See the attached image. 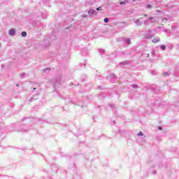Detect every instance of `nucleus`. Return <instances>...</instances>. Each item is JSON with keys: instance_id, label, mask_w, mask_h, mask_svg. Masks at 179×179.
<instances>
[{"instance_id": "nucleus-31", "label": "nucleus", "mask_w": 179, "mask_h": 179, "mask_svg": "<svg viewBox=\"0 0 179 179\" xmlns=\"http://www.w3.org/2000/svg\"><path fill=\"white\" fill-rule=\"evenodd\" d=\"M20 78H24V76H26V73H22L20 74Z\"/></svg>"}, {"instance_id": "nucleus-5", "label": "nucleus", "mask_w": 179, "mask_h": 179, "mask_svg": "<svg viewBox=\"0 0 179 179\" xmlns=\"http://www.w3.org/2000/svg\"><path fill=\"white\" fill-rule=\"evenodd\" d=\"M119 41H124V44H127V45H131V38H120Z\"/></svg>"}, {"instance_id": "nucleus-7", "label": "nucleus", "mask_w": 179, "mask_h": 179, "mask_svg": "<svg viewBox=\"0 0 179 179\" xmlns=\"http://www.w3.org/2000/svg\"><path fill=\"white\" fill-rule=\"evenodd\" d=\"M131 54H132L131 51L125 50V51L121 52L120 53V55H121L122 57H127V55H131Z\"/></svg>"}, {"instance_id": "nucleus-52", "label": "nucleus", "mask_w": 179, "mask_h": 179, "mask_svg": "<svg viewBox=\"0 0 179 179\" xmlns=\"http://www.w3.org/2000/svg\"><path fill=\"white\" fill-rule=\"evenodd\" d=\"M99 97H103V96H99Z\"/></svg>"}, {"instance_id": "nucleus-13", "label": "nucleus", "mask_w": 179, "mask_h": 179, "mask_svg": "<svg viewBox=\"0 0 179 179\" xmlns=\"http://www.w3.org/2000/svg\"><path fill=\"white\" fill-rule=\"evenodd\" d=\"M159 41H160V38L159 37H155L153 39H152V43L154 44H156V43H159Z\"/></svg>"}, {"instance_id": "nucleus-17", "label": "nucleus", "mask_w": 179, "mask_h": 179, "mask_svg": "<svg viewBox=\"0 0 179 179\" xmlns=\"http://www.w3.org/2000/svg\"><path fill=\"white\" fill-rule=\"evenodd\" d=\"M158 47H159V48H160L162 51H166V48H167V47H166L165 45H159V46H158Z\"/></svg>"}, {"instance_id": "nucleus-46", "label": "nucleus", "mask_w": 179, "mask_h": 179, "mask_svg": "<svg viewBox=\"0 0 179 179\" xmlns=\"http://www.w3.org/2000/svg\"><path fill=\"white\" fill-rule=\"evenodd\" d=\"M112 122H113V124H115V120H113Z\"/></svg>"}, {"instance_id": "nucleus-53", "label": "nucleus", "mask_w": 179, "mask_h": 179, "mask_svg": "<svg viewBox=\"0 0 179 179\" xmlns=\"http://www.w3.org/2000/svg\"><path fill=\"white\" fill-rule=\"evenodd\" d=\"M148 57H149V54L148 55Z\"/></svg>"}, {"instance_id": "nucleus-36", "label": "nucleus", "mask_w": 179, "mask_h": 179, "mask_svg": "<svg viewBox=\"0 0 179 179\" xmlns=\"http://www.w3.org/2000/svg\"><path fill=\"white\" fill-rule=\"evenodd\" d=\"M127 4V2L126 1H121L120 3V5H126Z\"/></svg>"}, {"instance_id": "nucleus-20", "label": "nucleus", "mask_w": 179, "mask_h": 179, "mask_svg": "<svg viewBox=\"0 0 179 179\" xmlns=\"http://www.w3.org/2000/svg\"><path fill=\"white\" fill-rule=\"evenodd\" d=\"M90 86H92V84H88L85 86V92H89V90H90Z\"/></svg>"}, {"instance_id": "nucleus-2", "label": "nucleus", "mask_w": 179, "mask_h": 179, "mask_svg": "<svg viewBox=\"0 0 179 179\" xmlns=\"http://www.w3.org/2000/svg\"><path fill=\"white\" fill-rule=\"evenodd\" d=\"M62 79V76H59L55 78V83H53V87L55 90L57 89V87H59L61 86V80Z\"/></svg>"}, {"instance_id": "nucleus-38", "label": "nucleus", "mask_w": 179, "mask_h": 179, "mask_svg": "<svg viewBox=\"0 0 179 179\" xmlns=\"http://www.w3.org/2000/svg\"><path fill=\"white\" fill-rule=\"evenodd\" d=\"M163 76H169V72H164V73H163Z\"/></svg>"}, {"instance_id": "nucleus-29", "label": "nucleus", "mask_w": 179, "mask_h": 179, "mask_svg": "<svg viewBox=\"0 0 179 179\" xmlns=\"http://www.w3.org/2000/svg\"><path fill=\"white\" fill-rule=\"evenodd\" d=\"M80 66L81 68H86V63H81V64H80Z\"/></svg>"}, {"instance_id": "nucleus-39", "label": "nucleus", "mask_w": 179, "mask_h": 179, "mask_svg": "<svg viewBox=\"0 0 179 179\" xmlns=\"http://www.w3.org/2000/svg\"><path fill=\"white\" fill-rule=\"evenodd\" d=\"M155 53H156V50H152V55H155Z\"/></svg>"}, {"instance_id": "nucleus-11", "label": "nucleus", "mask_w": 179, "mask_h": 179, "mask_svg": "<svg viewBox=\"0 0 179 179\" xmlns=\"http://www.w3.org/2000/svg\"><path fill=\"white\" fill-rule=\"evenodd\" d=\"M88 15H90L91 16L93 15H97V12L96 10L91 9L88 11Z\"/></svg>"}, {"instance_id": "nucleus-8", "label": "nucleus", "mask_w": 179, "mask_h": 179, "mask_svg": "<svg viewBox=\"0 0 179 179\" xmlns=\"http://www.w3.org/2000/svg\"><path fill=\"white\" fill-rule=\"evenodd\" d=\"M134 23L136 24V26H142V24L143 23V18H138L134 21Z\"/></svg>"}, {"instance_id": "nucleus-40", "label": "nucleus", "mask_w": 179, "mask_h": 179, "mask_svg": "<svg viewBox=\"0 0 179 179\" xmlns=\"http://www.w3.org/2000/svg\"><path fill=\"white\" fill-rule=\"evenodd\" d=\"M157 171H152V174H153L154 176H155V174H157Z\"/></svg>"}, {"instance_id": "nucleus-42", "label": "nucleus", "mask_w": 179, "mask_h": 179, "mask_svg": "<svg viewBox=\"0 0 179 179\" xmlns=\"http://www.w3.org/2000/svg\"><path fill=\"white\" fill-rule=\"evenodd\" d=\"M44 173H48V171L43 169Z\"/></svg>"}, {"instance_id": "nucleus-3", "label": "nucleus", "mask_w": 179, "mask_h": 179, "mask_svg": "<svg viewBox=\"0 0 179 179\" xmlns=\"http://www.w3.org/2000/svg\"><path fill=\"white\" fill-rule=\"evenodd\" d=\"M30 129L27 125H21L18 129L19 132H27Z\"/></svg>"}, {"instance_id": "nucleus-50", "label": "nucleus", "mask_w": 179, "mask_h": 179, "mask_svg": "<svg viewBox=\"0 0 179 179\" xmlns=\"http://www.w3.org/2000/svg\"><path fill=\"white\" fill-rule=\"evenodd\" d=\"M36 87H34V90H36Z\"/></svg>"}, {"instance_id": "nucleus-35", "label": "nucleus", "mask_w": 179, "mask_h": 179, "mask_svg": "<svg viewBox=\"0 0 179 179\" xmlns=\"http://www.w3.org/2000/svg\"><path fill=\"white\" fill-rule=\"evenodd\" d=\"M42 17L43 19H47V14H43Z\"/></svg>"}, {"instance_id": "nucleus-30", "label": "nucleus", "mask_w": 179, "mask_h": 179, "mask_svg": "<svg viewBox=\"0 0 179 179\" xmlns=\"http://www.w3.org/2000/svg\"><path fill=\"white\" fill-rule=\"evenodd\" d=\"M151 73H152V75H157V72L156 71V70H152V71H151Z\"/></svg>"}, {"instance_id": "nucleus-6", "label": "nucleus", "mask_w": 179, "mask_h": 179, "mask_svg": "<svg viewBox=\"0 0 179 179\" xmlns=\"http://www.w3.org/2000/svg\"><path fill=\"white\" fill-rule=\"evenodd\" d=\"M108 79L110 80V82L111 83H114V82H115L116 79H117V76L115 73H110L108 77Z\"/></svg>"}, {"instance_id": "nucleus-21", "label": "nucleus", "mask_w": 179, "mask_h": 179, "mask_svg": "<svg viewBox=\"0 0 179 179\" xmlns=\"http://www.w3.org/2000/svg\"><path fill=\"white\" fill-rule=\"evenodd\" d=\"M131 87H133V89H138L139 86L136 84H131L130 85Z\"/></svg>"}, {"instance_id": "nucleus-27", "label": "nucleus", "mask_w": 179, "mask_h": 179, "mask_svg": "<svg viewBox=\"0 0 179 179\" xmlns=\"http://www.w3.org/2000/svg\"><path fill=\"white\" fill-rule=\"evenodd\" d=\"M103 22H104V23H108V22H110V18H108V17L104 18Z\"/></svg>"}, {"instance_id": "nucleus-15", "label": "nucleus", "mask_w": 179, "mask_h": 179, "mask_svg": "<svg viewBox=\"0 0 179 179\" xmlns=\"http://www.w3.org/2000/svg\"><path fill=\"white\" fill-rule=\"evenodd\" d=\"M150 23H155V17H150L147 19Z\"/></svg>"}, {"instance_id": "nucleus-16", "label": "nucleus", "mask_w": 179, "mask_h": 179, "mask_svg": "<svg viewBox=\"0 0 179 179\" xmlns=\"http://www.w3.org/2000/svg\"><path fill=\"white\" fill-rule=\"evenodd\" d=\"M87 79V76L85 74H83L81 76V81L82 82H86V80Z\"/></svg>"}, {"instance_id": "nucleus-1", "label": "nucleus", "mask_w": 179, "mask_h": 179, "mask_svg": "<svg viewBox=\"0 0 179 179\" xmlns=\"http://www.w3.org/2000/svg\"><path fill=\"white\" fill-rule=\"evenodd\" d=\"M55 38H57V34H55V32H53L51 36H46L43 41L41 43V47H42V48H48V47L51 45V40H55Z\"/></svg>"}, {"instance_id": "nucleus-25", "label": "nucleus", "mask_w": 179, "mask_h": 179, "mask_svg": "<svg viewBox=\"0 0 179 179\" xmlns=\"http://www.w3.org/2000/svg\"><path fill=\"white\" fill-rule=\"evenodd\" d=\"M21 36H22V37H26V36H27V32H26V31H22V33H21Z\"/></svg>"}, {"instance_id": "nucleus-28", "label": "nucleus", "mask_w": 179, "mask_h": 179, "mask_svg": "<svg viewBox=\"0 0 179 179\" xmlns=\"http://www.w3.org/2000/svg\"><path fill=\"white\" fill-rule=\"evenodd\" d=\"M96 79H97L98 80H102L103 76H96Z\"/></svg>"}, {"instance_id": "nucleus-43", "label": "nucleus", "mask_w": 179, "mask_h": 179, "mask_svg": "<svg viewBox=\"0 0 179 179\" xmlns=\"http://www.w3.org/2000/svg\"><path fill=\"white\" fill-rule=\"evenodd\" d=\"M59 171H61V169H57V170L56 171V173H59Z\"/></svg>"}, {"instance_id": "nucleus-41", "label": "nucleus", "mask_w": 179, "mask_h": 179, "mask_svg": "<svg viewBox=\"0 0 179 179\" xmlns=\"http://www.w3.org/2000/svg\"><path fill=\"white\" fill-rule=\"evenodd\" d=\"M96 10H101V7L96 8Z\"/></svg>"}, {"instance_id": "nucleus-37", "label": "nucleus", "mask_w": 179, "mask_h": 179, "mask_svg": "<svg viewBox=\"0 0 179 179\" xmlns=\"http://www.w3.org/2000/svg\"><path fill=\"white\" fill-rule=\"evenodd\" d=\"M157 129H159V131H163V127L162 126H159Z\"/></svg>"}, {"instance_id": "nucleus-9", "label": "nucleus", "mask_w": 179, "mask_h": 179, "mask_svg": "<svg viewBox=\"0 0 179 179\" xmlns=\"http://www.w3.org/2000/svg\"><path fill=\"white\" fill-rule=\"evenodd\" d=\"M9 36H13L16 34V30L15 29H10L8 31Z\"/></svg>"}, {"instance_id": "nucleus-18", "label": "nucleus", "mask_w": 179, "mask_h": 179, "mask_svg": "<svg viewBox=\"0 0 179 179\" xmlns=\"http://www.w3.org/2000/svg\"><path fill=\"white\" fill-rule=\"evenodd\" d=\"M99 53L101 54V57L102 58H104V54H105V51H104V50H103V49H99Z\"/></svg>"}, {"instance_id": "nucleus-32", "label": "nucleus", "mask_w": 179, "mask_h": 179, "mask_svg": "<svg viewBox=\"0 0 179 179\" xmlns=\"http://www.w3.org/2000/svg\"><path fill=\"white\" fill-rule=\"evenodd\" d=\"M36 101V99H34L33 96L29 99V103H32V101Z\"/></svg>"}, {"instance_id": "nucleus-47", "label": "nucleus", "mask_w": 179, "mask_h": 179, "mask_svg": "<svg viewBox=\"0 0 179 179\" xmlns=\"http://www.w3.org/2000/svg\"><path fill=\"white\" fill-rule=\"evenodd\" d=\"M16 86H17V87H19L20 85H19V84H16Z\"/></svg>"}, {"instance_id": "nucleus-54", "label": "nucleus", "mask_w": 179, "mask_h": 179, "mask_svg": "<svg viewBox=\"0 0 179 179\" xmlns=\"http://www.w3.org/2000/svg\"><path fill=\"white\" fill-rule=\"evenodd\" d=\"M0 47H1V43H0Z\"/></svg>"}, {"instance_id": "nucleus-10", "label": "nucleus", "mask_w": 179, "mask_h": 179, "mask_svg": "<svg viewBox=\"0 0 179 179\" xmlns=\"http://www.w3.org/2000/svg\"><path fill=\"white\" fill-rule=\"evenodd\" d=\"M66 103H71L72 104H75V106H80V107H83V106H82V104L78 103L75 102L74 100H72V99L70 100V101H66Z\"/></svg>"}, {"instance_id": "nucleus-34", "label": "nucleus", "mask_w": 179, "mask_h": 179, "mask_svg": "<svg viewBox=\"0 0 179 179\" xmlns=\"http://www.w3.org/2000/svg\"><path fill=\"white\" fill-rule=\"evenodd\" d=\"M137 135L138 136H143V132L140 131Z\"/></svg>"}, {"instance_id": "nucleus-33", "label": "nucleus", "mask_w": 179, "mask_h": 179, "mask_svg": "<svg viewBox=\"0 0 179 179\" xmlns=\"http://www.w3.org/2000/svg\"><path fill=\"white\" fill-rule=\"evenodd\" d=\"M98 89H99V90H104V87L103 86H98Z\"/></svg>"}, {"instance_id": "nucleus-44", "label": "nucleus", "mask_w": 179, "mask_h": 179, "mask_svg": "<svg viewBox=\"0 0 179 179\" xmlns=\"http://www.w3.org/2000/svg\"><path fill=\"white\" fill-rule=\"evenodd\" d=\"M148 16H149V15H148V14H145V15H144V17H148Z\"/></svg>"}, {"instance_id": "nucleus-24", "label": "nucleus", "mask_w": 179, "mask_h": 179, "mask_svg": "<svg viewBox=\"0 0 179 179\" xmlns=\"http://www.w3.org/2000/svg\"><path fill=\"white\" fill-rule=\"evenodd\" d=\"M32 97L34 100H38V93L36 94L35 95H33Z\"/></svg>"}, {"instance_id": "nucleus-14", "label": "nucleus", "mask_w": 179, "mask_h": 179, "mask_svg": "<svg viewBox=\"0 0 179 179\" xmlns=\"http://www.w3.org/2000/svg\"><path fill=\"white\" fill-rule=\"evenodd\" d=\"M128 64H129V61H128V60H125V61L120 62V65L122 66H125V65H128Z\"/></svg>"}, {"instance_id": "nucleus-4", "label": "nucleus", "mask_w": 179, "mask_h": 179, "mask_svg": "<svg viewBox=\"0 0 179 179\" xmlns=\"http://www.w3.org/2000/svg\"><path fill=\"white\" fill-rule=\"evenodd\" d=\"M145 38H152V37H155V34H153V31L151 29L147 31L145 34Z\"/></svg>"}, {"instance_id": "nucleus-22", "label": "nucleus", "mask_w": 179, "mask_h": 179, "mask_svg": "<svg viewBox=\"0 0 179 179\" xmlns=\"http://www.w3.org/2000/svg\"><path fill=\"white\" fill-rule=\"evenodd\" d=\"M51 71V69L50 68H47V69H44L43 70V71L45 73H48V72H50Z\"/></svg>"}, {"instance_id": "nucleus-26", "label": "nucleus", "mask_w": 179, "mask_h": 179, "mask_svg": "<svg viewBox=\"0 0 179 179\" xmlns=\"http://www.w3.org/2000/svg\"><path fill=\"white\" fill-rule=\"evenodd\" d=\"M109 106L110 107V108H117V106L114 103H110Z\"/></svg>"}, {"instance_id": "nucleus-48", "label": "nucleus", "mask_w": 179, "mask_h": 179, "mask_svg": "<svg viewBox=\"0 0 179 179\" xmlns=\"http://www.w3.org/2000/svg\"><path fill=\"white\" fill-rule=\"evenodd\" d=\"M24 120H27V118H26V117H24L22 120L24 121Z\"/></svg>"}, {"instance_id": "nucleus-45", "label": "nucleus", "mask_w": 179, "mask_h": 179, "mask_svg": "<svg viewBox=\"0 0 179 179\" xmlns=\"http://www.w3.org/2000/svg\"><path fill=\"white\" fill-rule=\"evenodd\" d=\"M58 31H59V29H57L56 33H58Z\"/></svg>"}, {"instance_id": "nucleus-19", "label": "nucleus", "mask_w": 179, "mask_h": 179, "mask_svg": "<svg viewBox=\"0 0 179 179\" xmlns=\"http://www.w3.org/2000/svg\"><path fill=\"white\" fill-rule=\"evenodd\" d=\"M143 24L145 26H149L150 24V21H149L148 19L143 21Z\"/></svg>"}, {"instance_id": "nucleus-23", "label": "nucleus", "mask_w": 179, "mask_h": 179, "mask_svg": "<svg viewBox=\"0 0 179 179\" xmlns=\"http://www.w3.org/2000/svg\"><path fill=\"white\" fill-rule=\"evenodd\" d=\"M152 8H153V6H152L151 4H147L145 6V9H152Z\"/></svg>"}, {"instance_id": "nucleus-12", "label": "nucleus", "mask_w": 179, "mask_h": 179, "mask_svg": "<svg viewBox=\"0 0 179 179\" xmlns=\"http://www.w3.org/2000/svg\"><path fill=\"white\" fill-rule=\"evenodd\" d=\"M96 0H88L85 2L86 5H93Z\"/></svg>"}, {"instance_id": "nucleus-49", "label": "nucleus", "mask_w": 179, "mask_h": 179, "mask_svg": "<svg viewBox=\"0 0 179 179\" xmlns=\"http://www.w3.org/2000/svg\"><path fill=\"white\" fill-rule=\"evenodd\" d=\"M164 31H166H166H167V29H164Z\"/></svg>"}, {"instance_id": "nucleus-51", "label": "nucleus", "mask_w": 179, "mask_h": 179, "mask_svg": "<svg viewBox=\"0 0 179 179\" xmlns=\"http://www.w3.org/2000/svg\"><path fill=\"white\" fill-rule=\"evenodd\" d=\"M164 167H167V166L164 165Z\"/></svg>"}]
</instances>
